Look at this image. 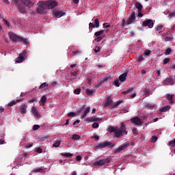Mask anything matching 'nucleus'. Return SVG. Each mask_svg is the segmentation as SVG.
<instances>
[{
  "label": "nucleus",
  "instance_id": "obj_18",
  "mask_svg": "<svg viewBox=\"0 0 175 175\" xmlns=\"http://www.w3.org/2000/svg\"><path fill=\"white\" fill-rule=\"evenodd\" d=\"M91 110V107H87L85 108L84 111H83V114L81 116V118H85V117L87 116V114H88V112Z\"/></svg>",
  "mask_w": 175,
  "mask_h": 175
},
{
  "label": "nucleus",
  "instance_id": "obj_60",
  "mask_svg": "<svg viewBox=\"0 0 175 175\" xmlns=\"http://www.w3.org/2000/svg\"><path fill=\"white\" fill-rule=\"evenodd\" d=\"M114 84L116 87H118L120 85V81H118V79H116L114 82Z\"/></svg>",
  "mask_w": 175,
  "mask_h": 175
},
{
  "label": "nucleus",
  "instance_id": "obj_39",
  "mask_svg": "<svg viewBox=\"0 0 175 175\" xmlns=\"http://www.w3.org/2000/svg\"><path fill=\"white\" fill-rule=\"evenodd\" d=\"M163 28V25L157 26L155 27V30L157 31V32H159V31H161Z\"/></svg>",
  "mask_w": 175,
  "mask_h": 175
},
{
  "label": "nucleus",
  "instance_id": "obj_20",
  "mask_svg": "<svg viewBox=\"0 0 175 175\" xmlns=\"http://www.w3.org/2000/svg\"><path fill=\"white\" fill-rule=\"evenodd\" d=\"M126 76H128V73L127 72H124L122 75H121L119 77L120 81H121L122 83L125 81V80H126Z\"/></svg>",
  "mask_w": 175,
  "mask_h": 175
},
{
  "label": "nucleus",
  "instance_id": "obj_48",
  "mask_svg": "<svg viewBox=\"0 0 175 175\" xmlns=\"http://www.w3.org/2000/svg\"><path fill=\"white\" fill-rule=\"evenodd\" d=\"M92 127L95 129V128H99V124L98 123H96V122H94L93 123V124L92 125Z\"/></svg>",
  "mask_w": 175,
  "mask_h": 175
},
{
  "label": "nucleus",
  "instance_id": "obj_10",
  "mask_svg": "<svg viewBox=\"0 0 175 175\" xmlns=\"http://www.w3.org/2000/svg\"><path fill=\"white\" fill-rule=\"evenodd\" d=\"M31 113L36 120H39L40 118V113L38 111V109L36 107H32Z\"/></svg>",
  "mask_w": 175,
  "mask_h": 175
},
{
  "label": "nucleus",
  "instance_id": "obj_23",
  "mask_svg": "<svg viewBox=\"0 0 175 175\" xmlns=\"http://www.w3.org/2000/svg\"><path fill=\"white\" fill-rule=\"evenodd\" d=\"M170 110V105H167L165 107H163L160 109V111H163V112H166L167 111Z\"/></svg>",
  "mask_w": 175,
  "mask_h": 175
},
{
  "label": "nucleus",
  "instance_id": "obj_3",
  "mask_svg": "<svg viewBox=\"0 0 175 175\" xmlns=\"http://www.w3.org/2000/svg\"><path fill=\"white\" fill-rule=\"evenodd\" d=\"M130 145L131 144L129 142H124L114 150L113 154H122V151H124L125 148L129 147Z\"/></svg>",
  "mask_w": 175,
  "mask_h": 175
},
{
  "label": "nucleus",
  "instance_id": "obj_56",
  "mask_svg": "<svg viewBox=\"0 0 175 175\" xmlns=\"http://www.w3.org/2000/svg\"><path fill=\"white\" fill-rule=\"evenodd\" d=\"M3 21H4V23L5 24V25H7V27L8 28H10V23H9L8 21L7 20H5V19H3Z\"/></svg>",
  "mask_w": 175,
  "mask_h": 175
},
{
  "label": "nucleus",
  "instance_id": "obj_29",
  "mask_svg": "<svg viewBox=\"0 0 175 175\" xmlns=\"http://www.w3.org/2000/svg\"><path fill=\"white\" fill-rule=\"evenodd\" d=\"M80 135H77V134H75V135H72V140H80Z\"/></svg>",
  "mask_w": 175,
  "mask_h": 175
},
{
  "label": "nucleus",
  "instance_id": "obj_5",
  "mask_svg": "<svg viewBox=\"0 0 175 175\" xmlns=\"http://www.w3.org/2000/svg\"><path fill=\"white\" fill-rule=\"evenodd\" d=\"M53 14L57 18H61V17L65 16L66 13L64 11H61V10H55L53 12Z\"/></svg>",
  "mask_w": 175,
  "mask_h": 175
},
{
  "label": "nucleus",
  "instance_id": "obj_1",
  "mask_svg": "<svg viewBox=\"0 0 175 175\" xmlns=\"http://www.w3.org/2000/svg\"><path fill=\"white\" fill-rule=\"evenodd\" d=\"M8 36L10 39L12 40V42H23V43H25L27 45L29 44V42H28V40L26 38L20 37L13 32L8 33Z\"/></svg>",
  "mask_w": 175,
  "mask_h": 175
},
{
  "label": "nucleus",
  "instance_id": "obj_52",
  "mask_svg": "<svg viewBox=\"0 0 175 175\" xmlns=\"http://www.w3.org/2000/svg\"><path fill=\"white\" fill-rule=\"evenodd\" d=\"M170 62V58H165L163 61L164 65H166V64H169Z\"/></svg>",
  "mask_w": 175,
  "mask_h": 175
},
{
  "label": "nucleus",
  "instance_id": "obj_51",
  "mask_svg": "<svg viewBox=\"0 0 175 175\" xmlns=\"http://www.w3.org/2000/svg\"><path fill=\"white\" fill-rule=\"evenodd\" d=\"M120 103H122V101L120 100L116 102L114 105H113V107H117L118 106H120Z\"/></svg>",
  "mask_w": 175,
  "mask_h": 175
},
{
  "label": "nucleus",
  "instance_id": "obj_12",
  "mask_svg": "<svg viewBox=\"0 0 175 175\" xmlns=\"http://www.w3.org/2000/svg\"><path fill=\"white\" fill-rule=\"evenodd\" d=\"M107 163V159H101L99 161H97L94 163V166H103V165H106Z\"/></svg>",
  "mask_w": 175,
  "mask_h": 175
},
{
  "label": "nucleus",
  "instance_id": "obj_27",
  "mask_svg": "<svg viewBox=\"0 0 175 175\" xmlns=\"http://www.w3.org/2000/svg\"><path fill=\"white\" fill-rule=\"evenodd\" d=\"M47 101V97L46 96H42L40 98V102H42V105H44Z\"/></svg>",
  "mask_w": 175,
  "mask_h": 175
},
{
  "label": "nucleus",
  "instance_id": "obj_63",
  "mask_svg": "<svg viewBox=\"0 0 175 175\" xmlns=\"http://www.w3.org/2000/svg\"><path fill=\"white\" fill-rule=\"evenodd\" d=\"M89 27H90V28H95V24H94L92 23H90Z\"/></svg>",
  "mask_w": 175,
  "mask_h": 175
},
{
  "label": "nucleus",
  "instance_id": "obj_41",
  "mask_svg": "<svg viewBox=\"0 0 175 175\" xmlns=\"http://www.w3.org/2000/svg\"><path fill=\"white\" fill-rule=\"evenodd\" d=\"M157 140H158V137H157L156 136H152L151 137V142L152 143H155L157 142Z\"/></svg>",
  "mask_w": 175,
  "mask_h": 175
},
{
  "label": "nucleus",
  "instance_id": "obj_64",
  "mask_svg": "<svg viewBox=\"0 0 175 175\" xmlns=\"http://www.w3.org/2000/svg\"><path fill=\"white\" fill-rule=\"evenodd\" d=\"M33 102H36V98H32L29 100V103H33Z\"/></svg>",
  "mask_w": 175,
  "mask_h": 175
},
{
  "label": "nucleus",
  "instance_id": "obj_45",
  "mask_svg": "<svg viewBox=\"0 0 175 175\" xmlns=\"http://www.w3.org/2000/svg\"><path fill=\"white\" fill-rule=\"evenodd\" d=\"M137 61H138L139 62H143V61H144V56H143V55L139 56V57H138Z\"/></svg>",
  "mask_w": 175,
  "mask_h": 175
},
{
  "label": "nucleus",
  "instance_id": "obj_30",
  "mask_svg": "<svg viewBox=\"0 0 175 175\" xmlns=\"http://www.w3.org/2000/svg\"><path fill=\"white\" fill-rule=\"evenodd\" d=\"M36 152L38 154H42V152H43V149L41 147H38L36 148Z\"/></svg>",
  "mask_w": 175,
  "mask_h": 175
},
{
  "label": "nucleus",
  "instance_id": "obj_43",
  "mask_svg": "<svg viewBox=\"0 0 175 175\" xmlns=\"http://www.w3.org/2000/svg\"><path fill=\"white\" fill-rule=\"evenodd\" d=\"M81 92V88H77L75 90V94H76V95H80V92Z\"/></svg>",
  "mask_w": 175,
  "mask_h": 175
},
{
  "label": "nucleus",
  "instance_id": "obj_9",
  "mask_svg": "<svg viewBox=\"0 0 175 175\" xmlns=\"http://www.w3.org/2000/svg\"><path fill=\"white\" fill-rule=\"evenodd\" d=\"M163 85H174V81L173 80V78H166L163 82Z\"/></svg>",
  "mask_w": 175,
  "mask_h": 175
},
{
  "label": "nucleus",
  "instance_id": "obj_7",
  "mask_svg": "<svg viewBox=\"0 0 175 175\" xmlns=\"http://www.w3.org/2000/svg\"><path fill=\"white\" fill-rule=\"evenodd\" d=\"M143 27H148V28H152L154 27V21L151 19L146 20L142 23Z\"/></svg>",
  "mask_w": 175,
  "mask_h": 175
},
{
  "label": "nucleus",
  "instance_id": "obj_55",
  "mask_svg": "<svg viewBox=\"0 0 175 175\" xmlns=\"http://www.w3.org/2000/svg\"><path fill=\"white\" fill-rule=\"evenodd\" d=\"M125 24H126V21H125V19H122V24H121L122 28H124L125 27Z\"/></svg>",
  "mask_w": 175,
  "mask_h": 175
},
{
  "label": "nucleus",
  "instance_id": "obj_16",
  "mask_svg": "<svg viewBox=\"0 0 175 175\" xmlns=\"http://www.w3.org/2000/svg\"><path fill=\"white\" fill-rule=\"evenodd\" d=\"M57 6V1H48V9H53Z\"/></svg>",
  "mask_w": 175,
  "mask_h": 175
},
{
  "label": "nucleus",
  "instance_id": "obj_14",
  "mask_svg": "<svg viewBox=\"0 0 175 175\" xmlns=\"http://www.w3.org/2000/svg\"><path fill=\"white\" fill-rule=\"evenodd\" d=\"M27 107H28V105L25 104L22 105L19 108L20 113L22 114H26Z\"/></svg>",
  "mask_w": 175,
  "mask_h": 175
},
{
  "label": "nucleus",
  "instance_id": "obj_31",
  "mask_svg": "<svg viewBox=\"0 0 175 175\" xmlns=\"http://www.w3.org/2000/svg\"><path fill=\"white\" fill-rule=\"evenodd\" d=\"M118 127H113V126H109V132H113L116 133V131L118 129Z\"/></svg>",
  "mask_w": 175,
  "mask_h": 175
},
{
  "label": "nucleus",
  "instance_id": "obj_11",
  "mask_svg": "<svg viewBox=\"0 0 175 175\" xmlns=\"http://www.w3.org/2000/svg\"><path fill=\"white\" fill-rule=\"evenodd\" d=\"M38 6L42 9H49V3L48 1H39Z\"/></svg>",
  "mask_w": 175,
  "mask_h": 175
},
{
  "label": "nucleus",
  "instance_id": "obj_40",
  "mask_svg": "<svg viewBox=\"0 0 175 175\" xmlns=\"http://www.w3.org/2000/svg\"><path fill=\"white\" fill-rule=\"evenodd\" d=\"M47 86H49V85L45 82L40 85V88L42 90L43 88H46Z\"/></svg>",
  "mask_w": 175,
  "mask_h": 175
},
{
  "label": "nucleus",
  "instance_id": "obj_32",
  "mask_svg": "<svg viewBox=\"0 0 175 175\" xmlns=\"http://www.w3.org/2000/svg\"><path fill=\"white\" fill-rule=\"evenodd\" d=\"M94 92H95V90L86 89V94H88V95H92Z\"/></svg>",
  "mask_w": 175,
  "mask_h": 175
},
{
  "label": "nucleus",
  "instance_id": "obj_6",
  "mask_svg": "<svg viewBox=\"0 0 175 175\" xmlns=\"http://www.w3.org/2000/svg\"><path fill=\"white\" fill-rule=\"evenodd\" d=\"M135 21H136V12H133L131 15L129 16L126 24L127 25H129L131 24H133V23H135Z\"/></svg>",
  "mask_w": 175,
  "mask_h": 175
},
{
  "label": "nucleus",
  "instance_id": "obj_58",
  "mask_svg": "<svg viewBox=\"0 0 175 175\" xmlns=\"http://www.w3.org/2000/svg\"><path fill=\"white\" fill-rule=\"evenodd\" d=\"M68 116H69V117H75L76 113L75 112H70L68 113Z\"/></svg>",
  "mask_w": 175,
  "mask_h": 175
},
{
  "label": "nucleus",
  "instance_id": "obj_53",
  "mask_svg": "<svg viewBox=\"0 0 175 175\" xmlns=\"http://www.w3.org/2000/svg\"><path fill=\"white\" fill-rule=\"evenodd\" d=\"M173 17H175V12H172L168 16V18H173Z\"/></svg>",
  "mask_w": 175,
  "mask_h": 175
},
{
  "label": "nucleus",
  "instance_id": "obj_19",
  "mask_svg": "<svg viewBox=\"0 0 175 175\" xmlns=\"http://www.w3.org/2000/svg\"><path fill=\"white\" fill-rule=\"evenodd\" d=\"M122 133H123L122 131H121V129L118 128V129H116V131H115V135L116 137H118V138L122 137Z\"/></svg>",
  "mask_w": 175,
  "mask_h": 175
},
{
  "label": "nucleus",
  "instance_id": "obj_46",
  "mask_svg": "<svg viewBox=\"0 0 175 175\" xmlns=\"http://www.w3.org/2000/svg\"><path fill=\"white\" fill-rule=\"evenodd\" d=\"M39 128H40V126H39L38 124H35L33 126V131H38V129H39Z\"/></svg>",
  "mask_w": 175,
  "mask_h": 175
},
{
  "label": "nucleus",
  "instance_id": "obj_50",
  "mask_svg": "<svg viewBox=\"0 0 175 175\" xmlns=\"http://www.w3.org/2000/svg\"><path fill=\"white\" fill-rule=\"evenodd\" d=\"M120 103H122V101L120 100L116 102L114 105H113V107H117L118 106H120Z\"/></svg>",
  "mask_w": 175,
  "mask_h": 175
},
{
  "label": "nucleus",
  "instance_id": "obj_59",
  "mask_svg": "<svg viewBox=\"0 0 175 175\" xmlns=\"http://www.w3.org/2000/svg\"><path fill=\"white\" fill-rule=\"evenodd\" d=\"M94 51H95V53H99L100 51V47L96 46Z\"/></svg>",
  "mask_w": 175,
  "mask_h": 175
},
{
  "label": "nucleus",
  "instance_id": "obj_49",
  "mask_svg": "<svg viewBox=\"0 0 175 175\" xmlns=\"http://www.w3.org/2000/svg\"><path fill=\"white\" fill-rule=\"evenodd\" d=\"M43 9L44 8H39L37 9V13H39L40 14H42V13H43Z\"/></svg>",
  "mask_w": 175,
  "mask_h": 175
},
{
  "label": "nucleus",
  "instance_id": "obj_2",
  "mask_svg": "<svg viewBox=\"0 0 175 175\" xmlns=\"http://www.w3.org/2000/svg\"><path fill=\"white\" fill-rule=\"evenodd\" d=\"M115 144L110 142H104L103 143L98 144L96 146V150H102V148H106L107 147L109 146V148H113L115 147Z\"/></svg>",
  "mask_w": 175,
  "mask_h": 175
},
{
  "label": "nucleus",
  "instance_id": "obj_28",
  "mask_svg": "<svg viewBox=\"0 0 175 175\" xmlns=\"http://www.w3.org/2000/svg\"><path fill=\"white\" fill-rule=\"evenodd\" d=\"M59 146H61V141L60 140H57L53 144V147H59Z\"/></svg>",
  "mask_w": 175,
  "mask_h": 175
},
{
  "label": "nucleus",
  "instance_id": "obj_61",
  "mask_svg": "<svg viewBox=\"0 0 175 175\" xmlns=\"http://www.w3.org/2000/svg\"><path fill=\"white\" fill-rule=\"evenodd\" d=\"M81 51H77L72 52V54H74V55H77L81 54Z\"/></svg>",
  "mask_w": 175,
  "mask_h": 175
},
{
  "label": "nucleus",
  "instance_id": "obj_37",
  "mask_svg": "<svg viewBox=\"0 0 175 175\" xmlns=\"http://www.w3.org/2000/svg\"><path fill=\"white\" fill-rule=\"evenodd\" d=\"M33 146V143L32 142H29L25 144L26 148H31V147H32Z\"/></svg>",
  "mask_w": 175,
  "mask_h": 175
},
{
  "label": "nucleus",
  "instance_id": "obj_15",
  "mask_svg": "<svg viewBox=\"0 0 175 175\" xmlns=\"http://www.w3.org/2000/svg\"><path fill=\"white\" fill-rule=\"evenodd\" d=\"M110 80H111V77L110 75H107L100 79V84L102 85L103 83H106V81H110Z\"/></svg>",
  "mask_w": 175,
  "mask_h": 175
},
{
  "label": "nucleus",
  "instance_id": "obj_42",
  "mask_svg": "<svg viewBox=\"0 0 175 175\" xmlns=\"http://www.w3.org/2000/svg\"><path fill=\"white\" fill-rule=\"evenodd\" d=\"M170 53H172V49L168 48L166 49L165 54V55H169Z\"/></svg>",
  "mask_w": 175,
  "mask_h": 175
},
{
  "label": "nucleus",
  "instance_id": "obj_26",
  "mask_svg": "<svg viewBox=\"0 0 175 175\" xmlns=\"http://www.w3.org/2000/svg\"><path fill=\"white\" fill-rule=\"evenodd\" d=\"M103 33H105V31L103 30H100L99 31H96L95 33H94V36L96 37H99L100 36V35H103Z\"/></svg>",
  "mask_w": 175,
  "mask_h": 175
},
{
  "label": "nucleus",
  "instance_id": "obj_54",
  "mask_svg": "<svg viewBox=\"0 0 175 175\" xmlns=\"http://www.w3.org/2000/svg\"><path fill=\"white\" fill-rule=\"evenodd\" d=\"M81 159H83V157H81V156L78 155L76 157V161H77L78 162H80V161H81Z\"/></svg>",
  "mask_w": 175,
  "mask_h": 175
},
{
  "label": "nucleus",
  "instance_id": "obj_24",
  "mask_svg": "<svg viewBox=\"0 0 175 175\" xmlns=\"http://www.w3.org/2000/svg\"><path fill=\"white\" fill-rule=\"evenodd\" d=\"M126 128L125 127V124L124 123L121 124L120 131L122 132H125V135H128V132L126 131Z\"/></svg>",
  "mask_w": 175,
  "mask_h": 175
},
{
  "label": "nucleus",
  "instance_id": "obj_33",
  "mask_svg": "<svg viewBox=\"0 0 175 175\" xmlns=\"http://www.w3.org/2000/svg\"><path fill=\"white\" fill-rule=\"evenodd\" d=\"M174 96V95H173V94H166V98L167 99V100H170L173 99Z\"/></svg>",
  "mask_w": 175,
  "mask_h": 175
},
{
  "label": "nucleus",
  "instance_id": "obj_13",
  "mask_svg": "<svg viewBox=\"0 0 175 175\" xmlns=\"http://www.w3.org/2000/svg\"><path fill=\"white\" fill-rule=\"evenodd\" d=\"M21 1L22 3H23V5H25V6H27L29 9H31V8L33 6V3H32L31 0H21Z\"/></svg>",
  "mask_w": 175,
  "mask_h": 175
},
{
  "label": "nucleus",
  "instance_id": "obj_8",
  "mask_svg": "<svg viewBox=\"0 0 175 175\" xmlns=\"http://www.w3.org/2000/svg\"><path fill=\"white\" fill-rule=\"evenodd\" d=\"M131 122H132V124H133V125H142L143 124L142 119L139 117H135L133 118H131Z\"/></svg>",
  "mask_w": 175,
  "mask_h": 175
},
{
  "label": "nucleus",
  "instance_id": "obj_47",
  "mask_svg": "<svg viewBox=\"0 0 175 175\" xmlns=\"http://www.w3.org/2000/svg\"><path fill=\"white\" fill-rule=\"evenodd\" d=\"M103 40V36H98L96 39L95 41L96 42H100L101 40Z\"/></svg>",
  "mask_w": 175,
  "mask_h": 175
},
{
  "label": "nucleus",
  "instance_id": "obj_57",
  "mask_svg": "<svg viewBox=\"0 0 175 175\" xmlns=\"http://www.w3.org/2000/svg\"><path fill=\"white\" fill-rule=\"evenodd\" d=\"M16 103H17V102L12 100L10 103H8V106H14V105H16Z\"/></svg>",
  "mask_w": 175,
  "mask_h": 175
},
{
  "label": "nucleus",
  "instance_id": "obj_22",
  "mask_svg": "<svg viewBox=\"0 0 175 175\" xmlns=\"http://www.w3.org/2000/svg\"><path fill=\"white\" fill-rule=\"evenodd\" d=\"M61 155L66 158H72L73 157V154L70 152H62L61 153Z\"/></svg>",
  "mask_w": 175,
  "mask_h": 175
},
{
  "label": "nucleus",
  "instance_id": "obj_38",
  "mask_svg": "<svg viewBox=\"0 0 175 175\" xmlns=\"http://www.w3.org/2000/svg\"><path fill=\"white\" fill-rule=\"evenodd\" d=\"M99 121H102V119L99 118H95V117L92 118V122H98Z\"/></svg>",
  "mask_w": 175,
  "mask_h": 175
},
{
  "label": "nucleus",
  "instance_id": "obj_62",
  "mask_svg": "<svg viewBox=\"0 0 175 175\" xmlns=\"http://www.w3.org/2000/svg\"><path fill=\"white\" fill-rule=\"evenodd\" d=\"M144 54L145 55H150V54H151V51L147 50L145 51Z\"/></svg>",
  "mask_w": 175,
  "mask_h": 175
},
{
  "label": "nucleus",
  "instance_id": "obj_25",
  "mask_svg": "<svg viewBox=\"0 0 175 175\" xmlns=\"http://www.w3.org/2000/svg\"><path fill=\"white\" fill-rule=\"evenodd\" d=\"M113 100H111V98L110 97H108L107 99V102L105 103V106H110Z\"/></svg>",
  "mask_w": 175,
  "mask_h": 175
},
{
  "label": "nucleus",
  "instance_id": "obj_35",
  "mask_svg": "<svg viewBox=\"0 0 175 175\" xmlns=\"http://www.w3.org/2000/svg\"><path fill=\"white\" fill-rule=\"evenodd\" d=\"M94 27H96V28H99V19L96 18L94 20Z\"/></svg>",
  "mask_w": 175,
  "mask_h": 175
},
{
  "label": "nucleus",
  "instance_id": "obj_36",
  "mask_svg": "<svg viewBox=\"0 0 175 175\" xmlns=\"http://www.w3.org/2000/svg\"><path fill=\"white\" fill-rule=\"evenodd\" d=\"M174 38L173 37H165V42H173Z\"/></svg>",
  "mask_w": 175,
  "mask_h": 175
},
{
  "label": "nucleus",
  "instance_id": "obj_34",
  "mask_svg": "<svg viewBox=\"0 0 175 175\" xmlns=\"http://www.w3.org/2000/svg\"><path fill=\"white\" fill-rule=\"evenodd\" d=\"M167 145L170 146L171 147H175V139L173 141H170Z\"/></svg>",
  "mask_w": 175,
  "mask_h": 175
},
{
  "label": "nucleus",
  "instance_id": "obj_21",
  "mask_svg": "<svg viewBox=\"0 0 175 175\" xmlns=\"http://www.w3.org/2000/svg\"><path fill=\"white\" fill-rule=\"evenodd\" d=\"M135 6L136 9H138V12H142V10L143 9V5H142V3L139 2H136L135 3Z\"/></svg>",
  "mask_w": 175,
  "mask_h": 175
},
{
  "label": "nucleus",
  "instance_id": "obj_17",
  "mask_svg": "<svg viewBox=\"0 0 175 175\" xmlns=\"http://www.w3.org/2000/svg\"><path fill=\"white\" fill-rule=\"evenodd\" d=\"M16 6L18 8V10L21 13H26L27 10L25 9V7L24 5H21L20 4L16 3Z\"/></svg>",
  "mask_w": 175,
  "mask_h": 175
},
{
  "label": "nucleus",
  "instance_id": "obj_4",
  "mask_svg": "<svg viewBox=\"0 0 175 175\" xmlns=\"http://www.w3.org/2000/svg\"><path fill=\"white\" fill-rule=\"evenodd\" d=\"M25 55H27V51H23L21 54H19L18 57L16 59V62H17V64H21V62L24 61Z\"/></svg>",
  "mask_w": 175,
  "mask_h": 175
},
{
  "label": "nucleus",
  "instance_id": "obj_44",
  "mask_svg": "<svg viewBox=\"0 0 175 175\" xmlns=\"http://www.w3.org/2000/svg\"><path fill=\"white\" fill-rule=\"evenodd\" d=\"M103 28H110V25L108 23H104L103 24Z\"/></svg>",
  "mask_w": 175,
  "mask_h": 175
}]
</instances>
